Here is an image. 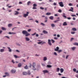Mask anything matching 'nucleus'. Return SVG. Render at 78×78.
Masks as SVG:
<instances>
[{
	"label": "nucleus",
	"mask_w": 78,
	"mask_h": 78,
	"mask_svg": "<svg viewBox=\"0 0 78 78\" xmlns=\"http://www.w3.org/2000/svg\"><path fill=\"white\" fill-rule=\"evenodd\" d=\"M32 66V65H31V63H30L29 65L28 66V67H29V68H31V67Z\"/></svg>",
	"instance_id": "35"
},
{
	"label": "nucleus",
	"mask_w": 78,
	"mask_h": 78,
	"mask_svg": "<svg viewBox=\"0 0 78 78\" xmlns=\"http://www.w3.org/2000/svg\"><path fill=\"white\" fill-rule=\"evenodd\" d=\"M36 5H37L36 4H33V7H35V6H36Z\"/></svg>",
	"instance_id": "59"
},
{
	"label": "nucleus",
	"mask_w": 78,
	"mask_h": 78,
	"mask_svg": "<svg viewBox=\"0 0 78 78\" xmlns=\"http://www.w3.org/2000/svg\"><path fill=\"white\" fill-rule=\"evenodd\" d=\"M51 41L49 39L48 40V44L50 46H51V45H52V44L51 43Z\"/></svg>",
	"instance_id": "4"
},
{
	"label": "nucleus",
	"mask_w": 78,
	"mask_h": 78,
	"mask_svg": "<svg viewBox=\"0 0 78 78\" xmlns=\"http://www.w3.org/2000/svg\"><path fill=\"white\" fill-rule=\"evenodd\" d=\"M58 12H62V10H61L60 9H59L58 10Z\"/></svg>",
	"instance_id": "38"
},
{
	"label": "nucleus",
	"mask_w": 78,
	"mask_h": 78,
	"mask_svg": "<svg viewBox=\"0 0 78 78\" xmlns=\"http://www.w3.org/2000/svg\"><path fill=\"white\" fill-rule=\"evenodd\" d=\"M2 32H3V31L2 30H0V34H2Z\"/></svg>",
	"instance_id": "58"
},
{
	"label": "nucleus",
	"mask_w": 78,
	"mask_h": 78,
	"mask_svg": "<svg viewBox=\"0 0 78 78\" xmlns=\"http://www.w3.org/2000/svg\"><path fill=\"white\" fill-rule=\"evenodd\" d=\"M58 53H61V51H62V50H58Z\"/></svg>",
	"instance_id": "37"
},
{
	"label": "nucleus",
	"mask_w": 78,
	"mask_h": 78,
	"mask_svg": "<svg viewBox=\"0 0 78 78\" xmlns=\"http://www.w3.org/2000/svg\"><path fill=\"white\" fill-rule=\"evenodd\" d=\"M45 20H47V19H48V17H47L46 16L45 17Z\"/></svg>",
	"instance_id": "63"
},
{
	"label": "nucleus",
	"mask_w": 78,
	"mask_h": 78,
	"mask_svg": "<svg viewBox=\"0 0 78 78\" xmlns=\"http://www.w3.org/2000/svg\"><path fill=\"white\" fill-rule=\"evenodd\" d=\"M51 41H52V44H53V43H54L55 42V41H54L53 40V39H51Z\"/></svg>",
	"instance_id": "39"
},
{
	"label": "nucleus",
	"mask_w": 78,
	"mask_h": 78,
	"mask_svg": "<svg viewBox=\"0 0 78 78\" xmlns=\"http://www.w3.org/2000/svg\"><path fill=\"white\" fill-rule=\"evenodd\" d=\"M72 17H76V16L75 15H71Z\"/></svg>",
	"instance_id": "47"
},
{
	"label": "nucleus",
	"mask_w": 78,
	"mask_h": 78,
	"mask_svg": "<svg viewBox=\"0 0 78 78\" xmlns=\"http://www.w3.org/2000/svg\"><path fill=\"white\" fill-rule=\"evenodd\" d=\"M44 74H45V73H48V70H44L42 71Z\"/></svg>",
	"instance_id": "5"
},
{
	"label": "nucleus",
	"mask_w": 78,
	"mask_h": 78,
	"mask_svg": "<svg viewBox=\"0 0 78 78\" xmlns=\"http://www.w3.org/2000/svg\"><path fill=\"white\" fill-rule=\"evenodd\" d=\"M22 33L24 35H25V36L26 37H28V36H30V34L28 33V32L25 30H23V31H22Z\"/></svg>",
	"instance_id": "1"
},
{
	"label": "nucleus",
	"mask_w": 78,
	"mask_h": 78,
	"mask_svg": "<svg viewBox=\"0 0 78 78\" xmlns=\"http://www.w3.org/2000/svg\"><path fill=\"white\" fill-rule=\"evenodd\" d=\"M31 30V29H29L27 30V31H28V32H30Z\"/></svg>",
	"instance_id": "41"
},
{
	"label": "nucleus",
	"mask_w": 78,
	"mask_h": 78,
	"mask_svg": "<svg viewBox=\"0 0 78 78\" xmlns=\"http://www.w3.org/2000/svg\"><path fill=\"white\" fill-rule=\"evenodd\" d=\"M53 5H54V6H56V3L55 2H54L53 3Z\"/></svg>",
	"instance_id": "62"
},
{
	"label": "nucleus",
	"mask_w": 78,
	"mask_h": 78,
	"mask_svg": "<svg viewBox=\"0 0 78 78\" xmlns=\"http://www.w3.org/2000/svg\"><path fill=\"white\" fill-rule=\"evenodd\" d=\"M36 34V33H35L34 34H32L31 35L32 36H34V35H35V34Z\"/></svg>",
	"instance_id": "54"
},
{
	"label": "nucleus",
	"mask_w": 78,
	"mask_h": 78,
	"mask_svg": "<svg viewBox=\"0 0 78 78\" xmlns=\"http://www.w3.org/2000/svg\"><path fill=\"white\" fill-rule=\"evenodd\" d=\"M71 9L69 10V11H71L72 12H73V8L72 7H71Z\"/></svg>",
	"instance_id": "10"
},
{
	"label": "nucleus",
	"mask_w": 78,
	"mask_h": 78,
	"mask_svg": "<svg viewBox=\"0 0 78 78\" xmlns=\"http://www.w3.org/2000/svg\"><path fill=\"white\" fill-rule=\"evenodd\" d=\"M8 34H16V33L9 32L8 33Z\"/></svg>",
	"instance_id": "18"
},
{
	"label": "nucleus",
	"mask_w": 78,
	"mask_h": 78,
	"mask_svg": "<svg viewBox=\"0 0 78 78\" xmlns=\"http://www.w3.org/2000/svg\"><path fill=\"white\" fill-rule=\"evenodd\" d=\"M22 66V64L21 63H20L18 65V67L20 68L21 67V66Z\"/></svg>",
	"instance_id": "12"
},
{
	"label": "nucleus",
	"mask_w": 78,
	"mask_h": 78,
	"mask_svg": "<svg viewBox=\"0 0 78 78\" xmlns=\"http://www.w3.org/2000/svg\"><path fill=\"white\" fill-rule=\"evenodd\" d=\"M51 65H47V67L48 68H51Z\"/></svg>",
	"instance_id": "25"
},
{
	"label": "nucleus",
	"mask_w": 78,
	"mask_h": 78,
	"mask_svg": "<svg viewBox=\"0 0 78 78\" xmlns=\"http://www.w3.org/2000/svg\"><path fill=\"white\" fill-rule=\"evenodd\" d=\"M40 9H42V10H43V9H44V8L42 7H40Z\"/></svg>",
	"instance_id": "51"
},
{
	"label": "nucleus",
	"mask_w": 78,
	"mask_h": 78,
	"mask_svg": "<svg viewBox=\"0 0 78 78\" xmlns=\"http://www.w3.org/2000/svg\"><path fill=\"white\" fill-rule=\"evenodd\" d=\"M0 51L1 53H3V52H4V51H5V50L3 49H1L0 50Z\"/></svg>",
	"instance_id": "17"
},
{
	"label": "nucleus",
	"mask_w": 78,
	"mask_h": 78,
	"mask_svg": "<svg viewBox=\"0 0 78 78\" xmlns=\"http://www.w3.org/2000/svg\"><path fill=\"white\" fill-rule=\"evenodd\" d=\"M32 9H37V8H36L35 7H33Z\"/></svg>",
	"instance_id": "52"
},
{
	"label": "nucleus",
	"mask_w": 78,
	"mask_h": 78,
	"mask_svg": "<svg viewBox=\"0 0 78 78\" xmlns=\"http://www.w3.org/2000/svg\"><path fill=\"white\" fill-rule=\"evenodd\" d=\"M50 19H51V20H53V16H51L49 17Z\"/></svg>",
	"instance_id": "27"
},
{
	"label": "nucleus",
	"mask_w": 78,
	"mask_h": 78,
	"mask_svg": "<svg viewBox=\"0 0 78 78\" xmlns=\"http://www.w3.org/2000/svg\"><path fill=\"white\" fill-rule=\"evenodd\" d=\"M46 42H42L41 43V45H43V44H46Z\"/></svg>",
	"instance_id": "43"
},
{
	"label": "nucleus",
	"mask_w": 78,
	"mask_h": 78,
	"mask_svg": "<svg viewBox=\"0 0 78 78\" xmlns=\"http://www.w3.org/2000/svg\"><path fill=\"white\" fill-rule=\"evenodd\" d=\"M67 19H68V20H70V19H71V18L70 17H67Z\"/></svg>",
	"instance_id": "55"
},
{
	"label": "nucleus",
	"mask_w": 78,
	"mask_h": 78,
	"mask_svg": "<svg viewBox=\"0 0 78 78\" xmlns=\"http://www.w3.org/2000/svg\"><path fill=\"white\" fill-rule=\"evenodd\" d=\"M71 48L72 50H73V51H75V50L76 49V47H73Z\"/></svg>",
	"instance_id": "16"
},
{
	"label": "nucleus",
	"mask_w": 78,
	"mask_h": 78,
	"mask_svg": "<svg viewBox=\"0 0 78 78\" xmlns=\"http://www.w3.org/2000/svg\"><path fill=\"white\" fill-rule=\"evenodd\" d=\"M1 29L3 31H6V28L3 27H2Z\"/></svg>",
	"instance_id": "11"
},
{
	"label": "nucleus",
	"mask_w": 78,
	"mask_h": 78,
	"mask_svg": "<svg viewBox=\"0 0 78 78\" xmlns=\"http://www.w3.org/2000/svg\"><path fill=\"white\" fill-rule=\"evenodd\" d=\"M7 48L8 49V51L9 52H12V49H11V48L9 47H8Z\"/></svg>",
	"instance_id": "6"
},
{
	"label": "nucleus",
	"mask_w": 78,
	"mask_h": 78,
	"mask_svg": "<svg viewBox=\"0 0 78 78\" xmlns=\"http://www.w3.org/2000/svg\"><path fill=\"white\" fill-rule=\"evenodd\" d=\"M59 68H57V72H59Z\"/></svg>",
	"instance_id": "40"
},
{
	"label": "nucleus",
	"mask_w": 78,
	"mask_h": 78,
	"mask_svg": "<svg viewBox=\"0 0 78 78\" xmlns=\"http://www.w3.org/2000/svg\"><path fill=\"white\" fill-rule=\"evenodd\" d=\"M60 71L61 73H63L64 72V69L63 68H61L60 69Z\"/></svg>",
	"instance_id": "14"
},
{
	"label": "nucleus",
	"mask_w": 78,
	"mask_h": 78,
	"mask_svg": "<svg viewBox=\"0 0 78 78\" xmlns=\"http://www.w3.org/2000/svg\"><path fill=\"white\" fill-rule=\"evenodd\" d=\"M27 14H24L23 15V17H27V16H28V14H29V12H27Z\"/></svg>",
	"instance_id": "2"
},
{
	"label": "nucleus",
	"mask_w": 78,
	"mask_h": 78,
	"mask_svg": "<svg viewBox=\"0 0 78 78\" xmlns=\"http://www.w3.org/2000/svg\"><path fill=\"white\" fill-rule=\"evenodd\" d=\"M36 37H39V34H36Z\"/></svg>",
	"instance_id": "50"
},
{
	"label": "nucleus",
	"mask_w": 78,
	"mask_h": 78,
	"mask_svg": "<svg viewBox=\"0 0 78 78\" xmlns=\"http://www.w3.org/2000/svg\"><path fill=\"white\" fill-rule=\"evenodd\" d=\"M42 41H41L40 42H38L37 43V44H42Z\"/></svg>",
	"instance_id": "45"
},
{
	"label": "nucleus",
	"mask_w": 78,
	"mask_h": 78,
	"mask_svg": "<svg viewBox=\"0 0 78 78\" xmlns=\"http://www.w3.org/2000/svg\"><path fill=\"white\" fill-rule=\"evenodd\" d=\"M55 25L54 24H51V26L52 27H53V28L54 27H55Z\"/></svg>",
	"instance_id": "34"
},
{
	"label": "nucleus",
	"mask_w": 78,
	"mask_h": 78,
	"mask_svg": "<svg viewBox=\"0 0 78 78\" xmlns=\"http://www.w3.org/2000/svg\"><path fill=\"white\" fill-rule=\"evenodd\" d=\"M15 12L16 13L14 14L15 15H18L19 14V12L16 11Z\"/></svg>",
	"instance_id": "26"
},
{
	"label": "nucleus",
	"mask_w": 78,
	"mask_h": 78,
	"mask_svg": "<svg viewBox=\"0 0 78 78\" xmlns=\"http://www.w3.org/2000/svg\"><path fill=\"white\" fill-rule=\"evenodd\" d=\"M43 33H44V34H48V32L45 30H44L43 31Z\"/></svg>",
	"instance_id": "19"
},
{
	"label": "nucleus",
	"mask_w": 78,
	"mask_h": 78,
	"mask_svg": "<svg viewBox=\"0 0 78 78\" xmlns=\"http://www.w3.org/2000/svg\"><path fill=\"white\" fill-rule=\"evenodd\" d=\"M59 48L58 47H57L55 49V51H58L59 50Z\"/></svg>",
	"instance_id": "8"
},
{
	"label": "nucleus",
	"mask_w": 78,
	"mask_h": 78,
	"mask_svg": "<svg viewBox=\"0 0 78 78\" xmlns=\"http://www.w3.org/2000/svg\"><path fill=\"white\" fill-rule=\"evenodd\" d=\"M5 74L6 75H7V76H9V74L8 73H7V72L5 73Z\"/></svg>",
	"instance_id": "28"
},
{
	"label": "nucleus",
	"mask_w": 78,
	"mask_h": 78,
	"mask_svg": "<svg viewBox=\"0 0 78 78\" xmlns=\"http://www.w3.org/2000/svg\"><path fill=\"white\" fill-rule=\"evenodd\" d=\"M14 57H15V58H18L17 56V55H14Z\"/></svg>",
	"instance_id": "46"
},
{
	"label": "nucleus",
	"mask_w": 78,
	"mask_h": 78,
	"mask_svg": "<svg viewBox=\"0 0 78 78\" xmlns=\"http://www.w3.org/2000/svg\"><path fill=\"white\" fill-rule=\"evenodd\" d=\"M66 25H67V23H66V22H64L63 23V26H66Z\"/></svg>",
	"instance_id": "13"
},
{
	"label": "nucleus",
	"mask_w": 78,
	"mask_h": 78,
	"mask_svg": "<svg viewBox=\"0 0 78 78\" xmlns=\"http://www.w3.org/2000/svg\"><path fill=\"white\" fill-rule=\"evenodd\" d=\"M11 72L12 73H14L16 72V70L14 69H12Z\"/></svg>",
	"instance_id": "7"
},
{
	"label": "nucleus",
	"mask_w": 78,
	"mask_h": 78,
	"mask_svg": "<svg viewBox=\"0 0 78 78\" xmlns=\"http://www.w3.org/2000/svg\"><path fill=\"white\" fill-rule=\"evenodd\" d=\"M11 26H12V24H11V23L9 24L8 25V27H11Z\"/></svg>",
	"instance_id": "30"
},
{
	"label": "nucleus",
	"mask_w": 78,
	"mask_h": 78,
	"mask_svg": "<svg viewBox=\"0 0 78 78\" xmlns=\"http://www.w3.org/2000/svg\"><path fill=\"white\" fill-rule=\"evenodd\" d=\"M59 21H60V19H59V20H57L55 21H54V22H55V23H56V22H59Z\"/></svg>",
	"instance_id": "33"
},
{
	"label": "nucleus",
	"mask_w": 78,
	"mask_h": 78,
	"mask_svg": "<svg viewBox=\"0 0 78 78\" xmlns=\"http://www.w3.org/2000/svg\"><path fill=\"white\" fill-rule=\"evenodd\" d=\"M24 68L25 69H28V67L27 65H26L25 66H24Z\"/></svg>",
	"instance_id": "32"
},
{
	"label": "nucleus",
	"mask_w": 78,
	"mask_h": 78,
	"mask_svg": "<svg viewBox=\"0 0 78 78\" xmlns=\"http://www.w3.org/2000/svg\"><path fill=\"white\" fill-rule=\"evenodd\" d=\"M12 62L13 64H14V63H15V62H14V60H12Z\"/></svg>",
	"instance_id": "56"
},
{
	"label": "nucleus",
	"mask_w": 78,
	"mask_h": 78,
	"mask_svg": "<svg viewBox=\"0 0 78 78\" xmlns=\"http://www.w3.org/2000/svg\"><path fill=\"white\" fill-rule=\"evenodd\" d=\"M71 34H74L75 33V32H72L71 33Z\"/></svg>",
	"instance_id": "42"
},
{
	"label": "nucleus",
	"mask_w": 78,
	"mask_h": 78,
	"mask_svg": "<svg viewBox=\"0 0 78 78\" xmlns=\"http://www.w3.org/2000/svg\"><path fill=\"white\" fill-rule=\"evenodd\" d=\"M54 55H55V56H57V53H56V52H54Z\"/></svg>",
	"instance_id": "49"
},
{
	"label": "nucleus",
	"mask_w": 78,
	"mask_h": 78,
	"mask_svg": "<svg viewBox=\"0 0 78 78\" xmlns=\"http://www.w3.org/2000/svg\"><path fill=\"white\" fill-rule=\"evenodd\" d=\"M32 69L33 70H36V68H35V67H33Z\"/></svg>",
	"instance_id": "31"
},
{
	"label": "nucleus",
	"mask_w": 78,
	"mask_h": 78,
	"mask_svg": "<svg viewBox=\"0 0 78 78\" xmlns=\"http://www.w3.org/2000/svg\"><path fill=\"white\" fill-rule=\"evenodd\" d=\"M16 44L17 45H18L19 46H20V45L19 43H16Z\"/></svg>",
	"instance_id": "61"
},
{
	"label": "nucleus",
	"mask_w": 78,
	"mask_h": 78,
	"mask_svg": "<svg viewBox=\"0 0 78 78\" xmlns=\"http://www.w3.org/2000/svg\"><path fill=\"white\" fill-rule=\"evenodd\" d=\"M41 65H42V66H45V64H41Z\"/></svg>",
	"instance_id": "64"
},
{
	"label": "nucleus",
	"mask_w": 78,
	"mask_h": 78,
	"mask_svg": "<svg viewBox=\"0 0 78 78\" xmlns=\"http://www.w3.org/2000/svg\"><path fill=\"white\" fill-rule=\"evenodd\" d=\"M46 15L47 16H49L50 15H51V13L50 12H47L46 14Z\"/></svg>",
	"instance_id": "24"
},
{
	"label": "nucleus",
	"mask_w": 78,
	"mask_h": 78,
	"mask_svg": "<svg viewBox=\"0 0 78 78\" xmlns=\"http://www.w3.org/2000/svg\"><path fill=\"white\" fill-rule=\"evenodd\" d=\"M73 20H76V18H75V17H74L73 18Z\"/></svg>",
	"instance_id": "60"
},
{
	"label": "nucleus",
	"mask_w": 78,
	"mask_h": 78,
	"mask_svg": "<svg viewBox=\"0 0 78 78\" xmlns=\"http://www.w3.org/2000/svg\"><path fill=\"white\" fill-rule=\"evenodd\" d=\"M72 30H73V31H76V29L75 28H73Z\"/></svg>",
	"instance_id": "29"
},
{
	"label": "nucleus",
	"mask_w": 78,
	"mask_h": 78,
	"mask_svg": "<svg viewBox=\"0 0 78 78\" xmlns=\"http://www.w3.org/2000/svg\"><path fill=\"white\" fill-rule=\"evenodd\" d=\"M16 51L18 53H20V51L18 50H16Z\"/></svg>",
	"instance_id": "53"
},
{
	"label": "nucleus",
	"mask_w": 78,
	"mask_h": 78,
	"mask_svg": "<svg viewBox=\"0 0 78 78\" xmlns=\"http://www.w3.org/2000/svg\"><path fill=\"white\" fill-rule=\"evenodd\" d=\"M58 3L59 5V6H60L61 7H64V5L63 4V2H59Z\"/></svg>",
	"instance_id": "3"
},
{
	"label": "nucleus",
	"mask_w": 78,
	"mask_h": 78,
	"mask_svg": "<svg viewBox=\"0 0 78 78\" xmlns=\"http://www.w3.org/2000/svg\"><path fill=\"white\" fill-rule=\"evenodd\" d=\"M43 60L44 61H45L47 60V58L46 57H44Z\"/></svg>",
	"instance_id": "20"
},
{
	"label": "nucleus",
	"mask_w": 78,
	"mask_h": 78,
	"mask_svg": "<svg viewBox=\"0 0 78 78\" xmlns=\"http://www.w3.org/2000/svg\"><path fill=\"white\" fill-rule=\"evenodd\" d=\"M31 3V2L30 1H29L27 2V5H29Z\"/></svg>",
	"instance_id": "36"
},
{
	"label": "nucleus",
	"mask_w": 78,
	"mask_h": 78,
	"mask_svg": "<svg viewBox=\"0 0 78 78\" xmlns=\"http://www.w3.org/2000/svg\"><path fill=\"white\" fill-rule=\"evenodd\" d=\"M73 45H76L77 46H78V43L75 42L73 43Z\"/></svg>",
	"instance_id": "21"
},
{
	"label": "nucleus",
	"mask_w": 78,
	"mask_h": 78,
	"mask_svg": "<svg viewBox=\"0 0 78 78\" xmlns=\"http://www.w3.org/2000/svg\"><path fill=\"white\" fill-rule=\"evenodd\" d=\"M32 67H36V63L34 62H33L32 64Z\"/></svg>",
	"instance_id": "23"
},
{
	"label": "nucleus",
	"mask_w": 78,
	"mask_h": 78,
	"mask_svg": "<svg viewBox=\"0 0 78 78\" xmlns=\"http://www.w3.org/2000/svg\"><path fill=\"white\" fill-rule=\"evenodd\" d=\"M73 71H74L75 72H76V68H74L73 69Z\"/></svg>",
	"instance_id": "44"
},
{
	"label": "nucleus",
	"mask_w": 78,
	"mask_h": 78,
	"mask_svg": "<svg viewBox=\"0 0 78 78\" xmlns=\"http://www.w3.org/2000/svg\"><path fill=\"white\" fill-rule=\"evenodd\" d=\"M27 74L28 75H31V71H30L29 70L27 71Z\"/></svg>",
	"instance_id": "22"
},
{
	"label": "nucleus",
	"mask_w": 78,
	"mask_h": 78,
	"mask_svg": "<svg viewBox=\"0 0 78 78\" xmlns=\"http://www.w3.org/2000/svg\"><path fill=\"white\" fill-rule=\"evenodd\" d=\"M25 39L26 41H30V38H28V37H26L25 38Z\"/></svg>",
	"instance_id": "9"
},
{
	"label": "nucleus",
	"mask_w": 78,
	"mask_h": 78,
	"mask_svg": "<svg viewBox=\"0 0 78 78\" xmlns=\"http://www.w3.org/2000/svg\"><path fill=\"white\" fill-rule=\"evenodd\" d=\"M27 73L26 72H23V75H27Z\"/></svg>",
	"instance_id": "15"
},
{
	"label": "nucleus",
	"mask_w": 78,
	"mask_h": 78,
	"mask_svg": "<svg viewBox=\"0 0 78 78\" xmlns=\"http://www.w3.org/2000/svg\"><path fill=\"white\" fill-rule=\"evenodd\" d=\"M35 22H36V23H39V21H37V20H35Z\"/></svg>",
	"instance_id": "57"
},
{
	"label": "nucleus",
	"mask_w": 78,
	"mask_h": 78,
	"mask_svg": "<svg viewBox=\"0 0 78 78\" xmlns=\"http://www.w3.org/2000/svg\"><path fill=\"white\" fill-rule=\"evenodd\" d=\"M41 25L43 26H44L45 25V24H44L43 23H41Z\"/></svg>",
	"instance_id": "48"
}]
</instances>
